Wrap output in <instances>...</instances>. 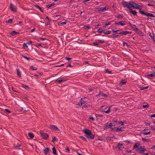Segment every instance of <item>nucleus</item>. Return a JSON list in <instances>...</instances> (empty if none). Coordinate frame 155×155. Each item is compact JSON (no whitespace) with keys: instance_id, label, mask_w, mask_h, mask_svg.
<instances>
[{"instance_id":"48","label":"nucleus","mask_w":155,"mask_h":155,"mask_svg":"<svg viewBox=\"0 0 155 155\" xmlns=\"http://www.w3.org/2000/svg\"><path fill=\"white\" fill-rule=\"evenodd\" d=\"M93 45L94 46H98V45L99 44V43L98 42H93Z\"/></svg>"},{"instance_id":"39","label":"nucleus","mask_w":155,"mask_h":155,"mask_svg":"<svg viewBox=\"0 0 155 155\" xmlns=\"http://www.w3.org/2000/svg\"><path fill=\"white\" fill-rule=\"evenodd\" d=\"M105 72L106 73H107L109 74H111L112 71H109L108 69H106L105 70Z\"/></svg>"},{"instance_id":"46","label":"nucleus","mask_w":155,"mask_h":155,"mask_svg":"<svg viewBox=\"0 0 155 155\" xmlns=\"http://www.w3.org/2000/svg\"><path fill=\"white\" fill-rule=\"evenodd\" d=\"M21 56H22L23 58H25V59H26V60H29V58H28L27 56H25L24 55H23V54H21Z\"/></svg>"},{"instance_id":"34","label":"nucleus","mask_w":155,"mask_h":155,"mask_svg":"<svg viewBox=\"0 0 155 155\" xmlns=\"http://www.w3.org/2000/svg\"><path fill=\"white\" fill-rule=\"evenodd\" d=\"M67 23V21H64L63 22H59V25H65Z\"/></svg>"},{"instance_id":"7","label":"nucleus","mask_w":155,"mask_h":155,"mask_svg":"<svg viewBox=\"0 0 155 155\" xmlns=\"http://www.w3.org/2000/svg\"><path fill=\"white\" fill-rule=\"evenodd\" d=\"M10 8L11 10L13 12H16V7L15 5H13L12 3L10 4Z\"/></svg>"},{"instance_id":"62","label":"nucleus","mask_w":155,"mask_h":155,"mask_svg":"<svg viewBox=\"0 0 155 155\" xmlns=\"http://www.w3.org/2000/svg\"><path fill=\"white\" fill-rule=\"evenodd\" d=\"M104 41L103 40H98V42H100V43H103L104 42Z\"/></svg>"},{"instance_id":"36","label":"nucleus","mask_w":155,"mask_h":155,"mask_svg":"<svg viewBox=\"0 0 155 155\" xmlns=\"http://www.w3.org/2000/svg\"><path fill=\"white\" fill-rule=\"evenodd\" d=\"M58 140L55 137H54L52 140V142L54 143L55 141H58Z\"/></svg>"},{"instance_id":"54","label":"nucleus","mask_w":155,"mask_h":155,"mask_svg":"<svg viewBox=\"0 0 155 155\" xmlns=\"http://www.w3.org/2000/svg\"><path fill=\"white\" fill-rule=\"evenodd\" d=\"M23 48L28 47L27 43H24L23 45Z\"/></svg>"},{"instance_id":"47","label":"nucleus","mask_w":155,"mask_h":155,"mask_svg":"<svg viewBox=\"0 0 155 155\" xmlns=\"http://www.w3.org/2000/svg\"><path fill=\"white\" fill-rule=\"evenodd\" d=\"M42 45L41 43H37L35 45V47H37V48H38L39 46L41 47L42 46L41 45Z\"/></svg>"},{"instance_id":"38","label":"nucleus","mask_w":155,"mask_h":155,"mask_svg":"<svg viewBox=\"0 0 155 155\" xmlns=\"http://www.w3.org/2000/svg\"><path fill=\"white\" fill-rule=\"evenodd\" d=\"M104 30L102 28H99L98 30L97 31V32L101 33L103 32V33Z\"/></svg>"},{"instance_id":"30","label":"nucleus","mask_w":155,"mask_h":155,"mask_svg":"<svg viewBox=\"0 0 155 155\" xmlns=\"http://www.w3.org/2000/svg\"><path fill=\"white\" fill-rule=\"evenodd\" d=\"M52 153L54 155H56L57 154V151L54 147H53L52 148Z\"/></svg>"},{"instance_id":"20","label":"nucleus","mask_w":155,"mask_h":155,"mask_svg":"<svg viewBox=\"0 0 155 155\" xmlns=\"http://www.w3.org/2000/svg\"><path fill=\"white\" fill-rule=\"evenodd\" d=\"M127 83V81L125 79H122L121 81L120 82V84L121 85H125Z\"/></svg>"},{"instance_id":"58","label":"nucleus","mask_w":155,"mask_h":155,"mask_svg":"<svg viewBox=\"0 0 155 155\" xmlns=\"http://www.w3.org/2000/svg\"><path fill=\"white\" fill-rule=\"evenodd\" d=\"M118 124H120L121 126H123L124 125V122L122 121L119 122Z\"/></svg>"},{"instance_id":"51","label":"nucleus","mask_w":155,"mask_h":155,"mask_svg":"<svg viewBox=\"0 0 155 155\" xmlns=\"http://www.w3.org/2000/svg\"><path fill=\"white\" fill-rule=\"evenodd\" d=\"M150 131L145 132L143 133V134L144 135H148L150 134Z\"/></svg>"},{"instance_id":"42","label":"nucleus","mask_w":155,"mask_h":155,"mask_svg":"<svg viewBox=\"0 0 155 155\" xmlns=\"http://www.w3.org/2000/svg\"><path fill=\"white\" fill-rule=\"evenodd\" d=\"M139 145V144H138V143H135L133 146L134 148L135 149V148H137L138 147L139 148V147H138Z\"/></svg>"},{"instance_id":"49","label":"nucleus","mask_w":155,"mask_h":155,"mask_svg":"<svg viewBox=\"0 0 155 155\" xmlns=\"http://www.w3.org/2000/svg\"><path fill=\"white\" fill-rule=\"evenodd\" d=\"M85 98V97H84V98H82L80 100V101H81L82 102V104H84L85 103V101H84V100Z\"/></svg>"},{"instance_id":"10","label":"nucleus","mask_w":155,"mask_h":155,"mask_svg":"<svg viewBox=\"0 0 155 155\" xmlns=\"http://www.w3.org/2000/svg\"><path fill=\"white\" fill-rule=\"evenodd\" d=\"M111 130L112 131L114 132H119V131H121L120 129H119V127H114L111 128Z\"/></svg>"},{"instance_id":"61","label":"nucleus","mask_w":155,"mask_h":155,"mask_svg":"<svg viewBox=\"0 0 155 155\" xmlns=\"http://www.w3.org/2000/svg\"><path fill=\"white\" fill-rule=\"evenodd\" d=\"M20 146H21L20 144H19L18 143L16 145L15 147L18 148L20 147Z\"/></svg>"},{"instance_id":"64","label":"nucleus","mask_w":155,"mask_h":155,"mask_svg":"<svg viewBox=\"0 0 155 155\" xmlns=\"http://www.w3.org/2000/svg\"><path fill=\"white\" fill-rule=\"evenodd\" d=\"M32 43V42L31 41H30L26 43L28 45H30V44H31Z\"/></svg>"},{"instance_id":"19","label":"nucleus","mask_w":155,"mask_h":155,"mask_svg":"<svg viewBox=\"0 0 155 155\" xmlns=\"http://www.w3.org/2000/svg\"><path fill=\"white\" fill-rule=\"evenodd\" d=\"M123 144V143L120 144V143H119L117 144V147L118 148V150H122V149L123 148L122 147H121V146Z\"/></svg>"},{"instance_id":"37","label":"nucleus","mask_w":155,"mask_h":155,"mask_svg":"<svg viewBox=\"0 0 155 155\" xmlns=\"http://www.w3.org/2000/svg\"><path fill=\"white\" fill-rule=\"evenodd\" d=\"M30 69L31 70H37V68L35 67H33L32 66H31L30 68Z\"/></svg>"},{"instance_id":"26","label":"nucleus","mask_w":155,"mask_h":155,"mask_svg":"<svg viewBox=\"0 0 155 155\" xmlns=\"http://www.w3.org/2000/svg\"><path fill=\"white\" fill-rule=\"evenodd\" d=\"M130 13H131L133 15H137V12L136 10H130Z\"/></svg>"},{"instance_id":"25","label":"nucleus","mask_w":155,"mask_h":155,"mask_svg":"<svg viewBox=\"0 0 155 155\" xmlns=\"http://www.w3.org/2000/svg\"><path fill=\"white\" fill-rule=\"evenodd\" d=\"M130 26L131 27V28H133V30L135 31H136V30L135 29V28H137L136 27V26L135 25L131 24L130 22H129Z\"/></svg>"},{"instance_id":"53","label":"nucleus","mask_w":155,"mask_h":155,"mask_svg":"<svg viewBox=\"0 0 155 155\" xmlns=\"http://www.w3.org/2000/svg\"><path fill=\"white\" fill-rule=\"evenodd\" d=\"M84 27L85 29H89L91 28V26L90 25H87L86 26H84Z\"/></svg>"},{"instance_id":"63","label":"nucleus","mask_w":155,"mask_h":155,"mask_svg":"<svg viewBox=\"0 0 155 155\" xmlns=\"http://www.w3.org/2000/svg\"><path fill=\"white\" fill-rule=\"evenodd\" d=\"M151 129L153 130H155V127L153 126H151L150 127Z\"/></svg>"},{"instance_id":"8","label":"nucleus","mask_w":155,"mask_h":155,"mask_svg":"<svg viewBox=\"0 0 155 155\" xmlns=\"http://www.w3.org/2000/svg\"><path fill=\"white\" fill-rule=\"evenodd\" d=\"M30 108L29 107H27L26 104H25V105L23 107H21V111H23L24 112H25L29 111Z\"/></svg>"},{"instance_id":"43","label":"nucleus","mask_w":155,"mask_h":155,"mask_svg":"<svg viewBox=\"0 0 155 155\" xmlns=\"http://www.w3.org/2000/svg\"><path fill=\"white\" fill-rule=\"evenodd\" d=\"M112 36H111V37H113L114 38H116L119 36V35L114 34H112Z\"/></svg>"},{"instance_id":"9","label":"nucleus","mask_w":155,"mask_h":155,"mask_svg":"<svg viewBox=\"0 0 155 155\" xmlns=\"http://www.w3.org/2000/svg\"><path fill=\"white\" fill-rule=\"evenodd\" d=\"M118 33L119 34H120L122 35H126L127 34H131V32L130 31H124L120 32L119 33Z\"/></svg>"},{"instance_id":"5","label":"nucleus","mask_w":155,"mask_h":155,"mask_svg":"<svg viewBox=\"0 0 155 155\" xmlns=\"http://www.w3.org/2000/svg\"><path fill=\"white\" fill-rule=\"evenodd\" d=\"M139 13L142 15H145L148 17H154V15L153 14L150 13H146L142 11H140Z\"/></svg>"},{"instance_id":"40","label":"nucleus","mask_w":155,"mask_h":155,"mask_svg":"<svg viewBox=\"0 0 155 155\" xmlns=\"http://www.w3.org/2000/svg\"><path fill=\"white\" fill-rule=\"evenodd\" d=\"M13 20V19H11V18L9 19L7 21H6V22L7 23H12V21Z\"/></svg>"},{"instance_id":"12","label":"nucleus","mask_w":155,"mask_h":155,"mask_svg":"<svg viewBox=\"0 0 155 155\" xmlns=\"http://www.w3.org/2000/svg\"><path fill=\"white\" fill-rule=\"evenodd\" d=\"M50 128L51 129H52L53 130H59L57 127L54 125H51L50 126Z\"/></svg>"},{"instance_id":"24","label":"nucleus","mask_w":155,"mask_h":155,"mask_svg":"<svg viewBox=\"0 0 155 155\" xmlns=\"http://www.w3.org/2000/svg\"><path fill=\"white\" fill-rule=\"evenodd\" d=\"M90 107V104L88 103H86L84 105L82 106V108H87Z\"/></svg>"},{"instance_id":"1","label":"nucleus","mask_w":155,"mask_h":155,"mask_svg":"<svg viewBox=\"0 0 155 155\" xmlns=\"http://www.w3.org/2000/svg\"><path fill=\"white\" fill-rule=\"evenodd\" d=\"M122 4L124 7H126L129 10H131L132 9V7L135 8V6H138L137 4L132 1H130L128 3L124 0H123L122 2Z\"/></svg>"},{"instance_id":"22","label":"nucleus","mask_w":155,"mask_h":155,"mask_svg":"<svg viewBox=\"0 0 155 155\" xmlns=\"http://www.w3.org/2000/svg\"><path fill=\"white\" fill-rule=\"evenodd\" d=\"M19 32H17L16 31H15L14 30V31H12L10 33V35H11L13 36L15 35H16V34H19Z\"/></svg>"},{"instance_id":"56","label":"nucleus","mask_w":155,"mask_h":155,"mask_svg":"<svg viewBox=\"0 0 155 155\" xmlns=\"http://www.w3.org/2000/svg\"><path fill=\"white\" fill-rule=\"evenodd\" d=\"M82 103L81 101H80L77 104V105H78L79 107L81 106L82 105Z\"/></svg>"},{"instance_id":"18","label":"nucleus","mask_w":155,"mask_h":155,"mask_svg":"<svg viewBox=\"0 0 155 155\" xmlns=\"http://www.w3.org/2000/svg\"><path fill=\"white\" fill-rule=\"evenodd\" d=\"M55 81L58 83L61 84L62 82L66 80L63 79V78H62L61 79V80H58V79H57L55 80Z\"/></svg>"},{"instance_id":"57","label":"nucleus","mask_w":155,"mask_h":155,"mask_svg":"<svg viewBox=\"0 0 155 155\" xmlns=\"http://www.w3.org/2000/svg\"><path fill=\"white\" fill-rule=\"evenodd\" d=\"M89 119L90 120H91L92 121H94L95 120L94 118L91 116H90Z\"/></svg>"},{"instance_id":"31","label":"nucleus","mask_w":155,"mask_h":155,"mask_svg":"<svg viewBox=\"0 0 155 155\" xmlns=\"http://www.w3.org/2000/svg\"><path fill=\"white\" fill-rule=\"evenodd\" d=\"M142 140L143 142H146V141L149 142L150 140L149 139H145L143 137H142Z\"/></svg>"},{"instance_id":"45","label":"nucleus","mask_w":155,"mask_h":155,"mask_svg":"<svg viewBox=\"0 0 155 155\" xmlns=\"http://www.w3.org/2000/svg\"><path fill=\"white\" fill-rule=\"evenodd\" d=\"M80 138H81L82 140L86 141V142L87 141V140H86V138H85V137H84V136H80Z\"/></svg>"},{"instance_id":"52","label":"nucleus","mask_w":155,"mask_h":155,"mask_svg":"<svg viewBox=\"0 0 155 155\" xmlns=\"http://www.w3.org/2000/svg\"><path fill=\"white\" fill-rule=\"evenodd\" d=\"M111 24V22H109L108 23H105L103 27H106V26L107 25H109Z\"/></svg>"},{"instance_id":"50","label":"nucleus","mask_w":155,"mask_h":155,"mask_svg":"<svg viewBox=\"0 0 155 155\" xmlns=\"http://www.w3.org/2000/svg\"><path fill=\"white\" fill-rule=\"evenodd\" d=\"M148 86L141 87L140 88V89L141 90H144L145 89H147L148 88Z\"/></svg>"},{"instance_id":"6","label":"nucleus","mask_w":155,"mask_h":155,"mask_svg":"<svg viewBox=\"0 0 155 155\" xmlns=\"http://www.w3.org/2000/svg\"><path fill=\"white\" fill-rule=\"evenodd\" d=\"M112 126H113V124L111 123H110L109 124H108V123H106L104 126V130H106L110 128H111Z\"/></svg>"},{"instance_id":"55","label":"nucleus","mask_w":155,"mask_h":155,"mask_svg":"<svg viewBox=\"0 0 155 155\" xmlns=\"http://www.w3.org/2000/svg\"><path fill=\"white\" fill-rule=\"evenodd\" d=\"M5 110L8 114L11 113V111H10L9 110H8V109H5Z\"/></svg>"},{"instance_id":"4","label":"nucleus","mask_w":155,"mask_h":155,"mask_svg":"<svg viewBox=\"0 0 155 155\" xmlns=\"http://www.w3.org/2000/svg\"><path fill=\"white\" fill-rule=\"evenodd\" d=\"M108 9L109 8H107L106 6H105L103 7H101L99 8H97L96 9L97 10H98L97 11H98L99 12H104L108 10Z\"/></svg>"},{"instance_id":"17","label":"nucleus","mask_w":155,"mask_h":155,"mask_svg":"<svg viewBox=\"0 0 155 155\" xmlns=\"http://www.w3.org/2000/svg\"><path fill=\"white\" fill-rule=\"evenodd\" d=\"M138 150H140V153H142L146 150V149L143 148L142 146H140L138 148Z\"/></svg>"},{"instance_id":"16","label":"nucleus","mask_w":155,"mask_h":155,"mask_svg":"<svg viewBox=\"0 0 155 155\" xmlns=\"http://www.w3.org/2000/svg\"><path fill=\"white\" fill-rule=\"evenodd\" d=\"M115 24L117 25H121L123 26L125 25V23L124 21H123L118 22H115Z\"/></svg>"},{"instance_id":"11","label":"nucleus","mask_w":155,"mask_h":155,"mask_svg":"<svg viewBox=\"0 0 155 155\" xmlns=\"http://www.w3.org/2000/svg\"><path fill=\"white\" fill-rule=\"evenodd\" d=\"M149 35L154 42H155V38L154 33L149 32Z\"/></svg>"},{"instance_id":"15","label":"nucleus","mask_w":155,"mask_h":155,"mask_svg":"<svg viewBox=\"0 0 155 155\" xmlns=\"http://www.w3.org/2000/svg\"><path fill=\"white\" fill-rule=\"evenodd\" d=\"M135 29L136 30V31H135L137 32L138 34L140 35L141 36H143V35L142 33V32L140 30H139L138 28H135Z\"/></svg>"},{"instance_id":"13","label":"nucleus","mask_w":155,"mask_h":155,"mask_svg":"<svg viewBox=\"0 0 155 155\" xmlns=\"http://www.w3.org/2000/svg\"><path fill=\"white\" fill-rule=\"evenodd\" d=\"M97 96H99V97H101L102 96L105 97H107V95L106 94L101 92H100L97 95Z\"/></svg>"},{"instance_id":"27","label":"nucleus","mask_w":155,"mask_h":155,"mask_svg":"<svg viewBox=\"0 0 155 155\" xmlns=\"http://www.w3.org/2000/svg\"><path fill=\"white\" fill-rule=\"evenodd\" d=\"M135 8L139 9V12L140 11H141V10L142 9V6L140 5H138L137 6H135Z\"/></svg>"},{"instance_id":"59","label":"nucleus","mask_w":155,"mask_h":155,"mask_svg":"<svg viewBox=\"0 0 155 155\" xmlns=\"http://www.w3.org/2000/svg\"><path fill=\"white\" fill-rule=\"evenodd\" d=\"M113 138V137H108L107 138V140H110Z\"/></svg>"},{"instance_id":"14","label":"nucleus","mask_w":155,"mask_h":155,"mask_svg":"<svg viewBox=\"0 0 155 155\" xmlns=\"http://www.w3.org/2000/svg\"><path fill=\"white\" fill-rule=\"evenodd\" d=\"M50 150L48 147L45 148L43 150V152L45 155H47L48 154L49 151Z\"/></svg>"},{"instance_id":"23","label":"nucleus","mask_w":155,"mask_h":155,"mask_svg":"<svg viewBox=\"0 0 155 155\" xmlns=\"http://www.w3.org/2000/svg\"><path fill=\"white\" fill-rule=\"evenodd\" d=\"M34 6L37 8L39 9L41 12H43V10L39 6V5L36 4L34 5Z\"/></svg>"},{"instance_id":"21","label":"nucleus","mask_w":155,"mask_h":155,"mask_svg":"<svg viewBox=\"0 0 155 155\" xmlns=\"http://www.w3.org/2000/svg\"><path fill=\"white\" fill-rule=\"evenodd\" d=\"M148 77H154L155 78V71H153L150 74H147Z\"/></svg>"},{"instance_id":"33","label":"nucleus","mask_w":155,"mask_h":155,"mask_svg":"<svg viewBox=\"0 0 155 155\" xmlns=\"http://www.w3.org/2000/svg\"><path fill=\"white\" fill-rule=\"evenodd\" d=\"M111 107V106H110L108 109L106 111H102V112H104L107 114H108L110 112V107Z\"/></svg>"},{"instance_id":"60","label":"nucleus","mask_w":155,"mask_h":155,"mask_svg":"<svg viewBox=\"0 0 155 155\" xmlns=\"http://www.w3.org/2000/svg\"><path fill=\"white\" fill-rule=\"evenodd\" d=\"M148 107H149V105L148 104L143 105L142 106V107L143 108H147Z\"/></svg>"},{"instance_id":"41","label":"nucleus","mask_w":155,"mask_h":155,"mask_svg":"<svg viewBox=\"0 0 155 155\" xmlns=\"http://www.w3.org/2000/svg\"><path fill=\"white\" fill-rule=\"evenodd\" d=\"M111 32V31H103V33H104V34H110Z\"/></svg>"},{"instance_id":"35","label":"nucleus","mask_w":155,"mask_h":155,"mask_svg":"<svg viewBox=\"0 0 155 155\" xmlns=\"http://www.w3.org/2000/svg\"><path fill=\"white\" fill-rule=\"evenodd\" d=\"M54 3H52L51 4H48V5H47L46 7L48 8H50V7L54 6Z\"/></svg>"},{"instance_id":"28","label":"nucleus","mask_w":155,"mask_h":155,"mask_svg":"<svg viewBox=\"0 0 155 155\" xmlns=\"http://www.w3.org/2000/svg\"><path fill=\"white\" fill-rule=\"evenodd\" d=\"M28 135L31 139H32L34 137V135L31 132L29 133Z\"/></svg>"},{"instance_id":"3","label":"nucleus","mask_w":155,"mask_h":155,"mask_svg":"<svg viewBox=\"0 0 155 155\" xmlns=\"http://www.w3.org/2000/svg\"><path fill=\"white\" fill-rule=\"evenodd\" d=\"M40 133L43 139L47 140L48 138L49 135L47 133H43L41 131H40Z\"/></svg>"},{"instance_id":"32","label":"nucleus","mask_w":155,"mask_h":155,"mask_svg":"<svg viewBox=\"0 0 155 155\" xmlns=\"http://www.w3.org/2000/svg\"><path fill=\"white\" fill-rule=\"evenodd\" d=\"M21 86L23 87V88H25V89L26 90H28V89H29V88H30L28 86H27L26 85H24L23 84H21Z\"/></svg>"},{"instance_id":"29","label":"nucleus","mask_w":155,"mask_h":155,"mask_svg":"<svg viewBox=\"0 0 155 155\" xmlns=\"http://www.w3.org/2000/svg\"><path fill=\"white\" fill-rule=\"evenodd\" d=\"M17 75L19 78H21V73L20 71H19V69L17 70Z\"/></svg>"},{"instance_id":"44","label":"nucleus","mask_w":155,"mask_h":155,"mask_svg":"<svg viewBox=\"0 0 155 155\" xmlns=\"http://www.w3.org/2000/svg\"><path fill=\"white\" fill-rule=\"evenodd\" d=\"M123 17V15L121 14H119L117 16V18L121 19Z\"/></svg>"},{"instance_id":"2","label":"nucleus","mask_w":155,"mask_h":155,"mask_svg":"<svg viewBox=\"0 0 155 155\" xmlns=\"http://www.w3.org/2000/svg\"><path fill=\"white\" fill-rule=\"evenodd\" d=\"M83 131L85 134L86 136L88 138L91 140H93L95 137V135L91 133V131L89 129H84Z\"/></svg>"}]
</instances>
